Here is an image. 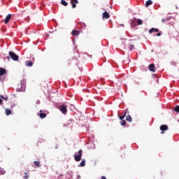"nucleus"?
<instances>
[{
	"label": "nucleus",
	"instance_id": "obj_1",
	"mask_svg": "<svg viewBox=\"0 0 179 179\" xmlns=\"http://www.w3.org/2000/svg\"><path fill=\"white\" fill-rule=\"evenodd\" d=\"M26 90V83L21 81L17 87V92H24Z\"/></svg>",
	"mask_w": 179,
	"mask_h": 179
},
{
	"label": "nucleus",
	"instance_id": "obj_2",
	"mask_svg": "<svg viewBox=\"0 0 179 179\" xmlns=\"http://www.w3.org/2000/svg\"><path fill=\"white\" fill-rule=\"evenodd\" d=\"M82 153H83V150H78V154L74 155V160L76 162H80V160H82Z\"/></svg>",
	"mask_w": 179,
	"mask_h": 179
},
{
	"label": "nucleus",
	"instance_id": "obj_3",
	"mask_svg": "<svg viewBox=\"0 0 179 179\" xmlns=\"http://www.w3.org/2000/svg\"><path fill=\"white\" fill-rule=\"evenodd\" d=\"M8 54L13 61H19V56L15 52L10 51Z\"/></svg>",
	"mask_w": 179,
	"mask_h": 179
},
{
	"label": "nucleus",
	"instance_id": "obj_4",
	"mask_svg": "<svg viewBox=\"0 0 179 179\" xmlns=\"http://www.w3.org/2000/svg\"><path fill=\"white\" fill-rule=\"evenodd\" d=\"M138 19L133 18L131 20V27H136L138 26Z\"/></svg>",
	"mask_w": 179,
	"mask_h": 179
},
{
	"label": "nucleus",
	"instance_id": "obj_5",
	"mask_svg": "<svg viewBox=\"0 0 179 179\" xmlns=\"http://www.w3.org/2000/svg\"><path fill=\"white\" fill-rule=\"evenodd\" d=\"M10 19H12V15L8 14L6 17V19L4 20V23L5 24H8L9 23V20H10Z\"/></svg>",
	"mask_w": 179,
	"mask_h": 179
},
{
	"label": "nucleus",
	"instance_id": "obj_6",
	"mask_svg": "<svg viewBox=\"0 0 179 179\" xmlns=\"http://www.w3.org/2000/svg\"><path fill=\"white\" fill-rule=\"evenodd\" d=\"M71 3L73 9H75L76 8V3H79V1L78 0H71Z\"/></svg>",
	"mask_w": 179,
	"mask_h": 179
},
{
	"label": "nucleus",
	"instance_id": "obj_7",
	"mask_svg": "<svg viewBox=\"0 0 179 179\" xmlns=\"http://www.w3.org/2000/svg\"><path fill=\"white\" fill-rule=\"evenodd\" d=\"M59 109L60 110V111L62 113H66V111H67L66 106H65V105L60 106Z\"/></svg>",
	"mask_w": 179,
	"mask_h": 179
},
{
	"label": "nucleus",
	"instance_id": "obj_8",
	"mask_svg": "<svg viewBox=\"0 0 179 179\" xmlns=\"http://www.w3.org/2000/svg\"><path fill=\"white\" fill-rule=\"evenodd\" d=\"M155 68V64H151L149 65V71H150V72H156V69Z\"/></svg>",
	"mask_w": 179,
	"mask_h": 179
},
{
	"label": "nucleus",
	"instance_id": "obj_9",
	"mask_svg": "<svg viewBox=\"0 0 179 179\" xmlns=\"http://www.w3.org/2000/svg\"><path fill=\"white\" fill-rule=\"evenodd\" d=\"M103 19H110V14L108 12L105 11L103 13Z\"/></svg>",
	"mask_w": 179,
	"mask_h": 179
},
{
	"label": "nucleus",
	"instance_id": "obj_10",
	"mask_svg": "<svg viewBox=\"0 0 179 179\" xmlns=\"http://www.w3.org/2000/svg\"><path fill=\"white\" fill-rule=\"evenodd\" d=\"M77 26L78 27H81V29H86V24L85 22H78Z\"/></svg>",
	"mask_w": 179,
	"mask_h": 179
},
{
	"label": "nucleus",
	"instance_id": "obj_11",
	"mask_svg": "<svg viewBox=\"0 0 179 179\" xmlns=\"http://www.w3.org/2000/svg\"><path fill=\"white\" fill-rule=\"evenodd\" d=\"M71 34H72V36H79V34H80V31H78L76 29H73L71 31Z\"/></svg>",
	"mask_w": 179,
	"mask_h": 179
},
{
	"label": "nucleus",
	"instance_id": "obj_12",
	"mask_svg": "<svg viewBox=\"0 0 179 179\" xmlns=\"http://www.w3.org/2000/svg\"><path fill=\"white\" fill-rule=\"evenodd\" d=\"M159 129L161 131H167V129H169V127L166 124H162L160 126Z\"/></svg>",
	"mask_w": 179,
	"mask_h": 179
},
{
	"label": "nucleus",
	"instance_id": "obj_13",
	"mask_svg": "<svg viewBox=\"0 0 179 179\" xmlns=\"http://www.w3.org/2000/svg\"><path fill=\"white\" fill-rule=\"evenodd\" d=\"M6 73V69L3 68H0V76H3Z\"/></svg>",
	"mask_w": 179,
	"mask_h": 179
},
{
	"label": "nucleus",
	"instance_id": "obj_14",
	"mask_svg": "<svg viewBox=\"0 0 179 179\" xmlns=\"http://www.w3.org/2000/svg\"><path fill=\"white\" fill-rule=\"evenodd\" d=\"M152 3H153V1H152V0L147 1L145 4V8H148V6H150Z\"/></svg>",
	"mask_w": 179,
	"mask_h": 179
},
{
	"label": "nucleus",
	"instance_id": "obj_15",
	"mask_svg": "<svg viewBox=\"0 0 179 179\" xmlns=\"http://www.w3.org/2000/svg\"><path fill=\"white\" fill-rule=\"evenodd\" d=\"M27 66H33V62L29 60L25 62Z\"/></svg>",
	"mask_w": 179,
	"mask_h": 179
},
{
	"label": "nucleus",
	"instance_id": "obj_16",
	"mask_svg": "<svg viewBox=\"0 0 179 179\" xmlns=\"http://www.w3.org/2000/svg\"><path fill=\"white\" fill-rule=\"evenodd\" d=\"M85 163H86V161L85 159H82L81 162L78 165V167H85Z\"/></svg>",
	"mask_w": 179,
	"mask_h": 179
},
{
	"label": "nucleus",
	"instance_id": "obj_17",
	"mask_svg": "<svg viewBox=\"0 0 179 179\" xmlns=\"http://www.w3.org/2000/svg\"><path fill=\"white\" fill-rule=\"evenodd\" d=\"M169 20H171V17H167L165 19H162V23H166V22H169Z\"/></svg>",
	"mask_w": 179,
	"mask_h": 179
},
{
	"label": "nucleus",
	"instance_id": "obj_18",
	"mask_svg": "<svg viewBox=\"0 0 179 179\" xmlns=\"http://www.w3.org/2000/svg\"><path fill=\"white\" fill-rule=\"evenodd\" d=\"M34 164L36 167H41V164H40V161H35L34 162Z\"/></svg>",
	"mask_w": 179,
	"mask_h": 179
},
{
	"label": "nucleus",
	"instance_id": "obj_19",
	"mask_svg": "<svg viewBox=\"0 0 179 179\" xmlns=\"http://www.w3.org/2000/svg\"><path fill=\"white\" fill-rule=\"evenodd\" d=\"M69 108L71 110V111H75L76 108H75V106L72 105V104H70L69 106Z\"/></svg>",
	"mask_w": 179,
	"mask_h": 179
},
{
	"label": "nucleus",
	"instance_id": "obj_20",
	"mask_svg": "<svg viewBox=\"0 0 179 179\" xmlns=\"http://www.w3.org/2000/svg\"><path fill=\"white\" fill-rule=\"evenodd\" d=\"M61 3L63 5V6H68V2H66L65 0H61Z\"/></svg>",
	"mask_w": 179,
	"mask_h": 179
},
{
	"label": "nucleus",
	"instance_id": "obj_21",
	"mask_svg": "<svg viewBox=\"0 0 179 179\" xmlns=\"http://www.w3.org/2000/svg\"><path fill=\"white\" fill-rule=\"evenodd\" d=\"M172 111H175V113H179V106H176L174 108L172 109Z\"/></svg>",
	"mask_w": 179,
	"mask_h": 179
},
{
	"label": "nucleus",
	"instance_id": "obj_22",
	"mask_svg": "<svg viewBox=\"0 0 179 179\" xmlns=\"http://www.w3.org/2000/svg\"><path fill=\"white\" fill-rule=\"evenodd\" d=\"M39 117H40V118H45L47 117V114L41 113L39 114Z\"/></svg>",
	"mask_w": 179,
	"mask_h": 179
},
{
	"label": "nucleus",
	"instance_id": "obj_23",
	"mask_svg": "<svg viewBox=\"0 0 179 179\" xmlns=\"http://www.w3.org/2000/svg\"><path fill=\"white\" fill-rule=\"evenodd\" d=\"M143 23V22L142 21V20L141 19H137V24L138 26H141V24H142Z\"/></svg>",
	"mask_w": 179,
	"mask_h": 179
},
{
	"label": "nucleus",
	"instance_id": "obj_24",
	"mask_svg": "<svg viewBox=\"0 0 179 179\" xmlns=\"http://www.w3.org/2000/svg\"><path fill=\"white\" fill-rule=\"evenodd\" d=\"M127 121H128L129 122H131V121H132V117H131L130 115H127L126 117Z\"/></svg>",
	"mask_w": 179,
	"mask_h": 179
},
{
	"label": "nucleus",
	"instance_id": "obj_25",
	"mask_svg": "<svg viewBox=\"0 0 179 179\" xmlns=\"http://www.w3.org/2000/svg\"><path fill=\"white\" fill-rule=\"evenodd\" d=\"M5 111H6V113H12V111H13V110H12V108H6Z\"/></svg>",
	"mask_w": 179,
	"mask_h": 179
},
{
	"label": "nucleus",
	"instance_id": "obj_26",
	"mask_svg": "<svg viewBox=\"0 0 179 179\" xmlns=\"http://www.w3.org/2000/svg\"><path fill=\"white\" fill-rule=\"evenodd\" d=\"M121 125H122V127L127 125V122H125V120H122L120 122Z\"/></svg>",
	"mask_w": 179,
	"mask_h": 179
},
{
	"label": "nucleus",
	"instance_id": "obj_27",
	"mask_svg": "<svg viewBox=\"0 0 179 179\" xmlns=\"http://www.w3.org/2000/svg\"><path fill=\"white\" fill-rule=\"evenodd\" d=\"M1 99H3V100H5V101H8V96L3 97V95H0Z\"/></svg>",
	"mask_w": 179,
	"mask_h": 179
},
{
	"label": "nucleus",
	"instance_id": "obj_28",
	"mask_svg": "<svg viewBox=\"0 0 179 179\" xmlns=\"http://www.w3.org/2000/svg\"><path fill=\"white\" fill-rule=\"evenodd\" d=\"M155 31V28H151L150 30H149V33L150 34H152V33H153Z\"/></svg>",
	"mask_w": 179,
	"mask_h": 179
},
{
	"label": "nucleus",
	"instance_id": "obj_29",
	"mask_svg": "<svg viewBox=\"0 0 179 179\" xmlns=\"http://www.w3.org/2000/svg\"><path fill=\"white\" fill-rule=\"evenodd\" d=\"M126 114H127V113H124V115L120 116V117H119L120 120H124V118H125Z\"/></svg>",
	"mask_w": 179,
	"mask_h": 179
},
{
	"label": "nucleus",
	"instance_id": "obj_30",
	"mask_svg": "<svg viewBox=\"0 0 179 179\" xmlns=\"http://www.w3.org/2000/svg\"><path fill=\"white\" fill-rule=\"evenodd\" d=\"M24 178L25 179L29 178V175H27V173H24Z\"/></svg>",
	"mask_w": 179,
	"mask_h": 179
},
{
	"label": "nucleus",
	"instance_id": "obj_31",
	"mask_svg": "<svg viewBox=\"0 0 179 179\" xmlns=\"http://www.w3.org/2000/svg\"><path fill=\"white\" fill-rule=\"evenodd\" d=\"M135 48V46L134 45H130V51H132Z\"/></svg>",
	"mask_w": 179,
	"mask_h": 179
},
{
	"label": "nucleus",
	"instance_id": "obj_32",
	"mask_svg": "<svg viewBox=\"0 0 179 179\" xmlns=\"http://www.w3.org/2000/svg\"><path fill=\"white\" fill-rule=\"evenodd\" d=\"M155 31L156 33H159V29L155 28Z\"/></svg>",
	"mask_w": 179,
	"mask_h": 179
},
{
	"label": "nucleus",
	"instance_id": "obj_33",
	"mask_svg": "<svg viewBox=\"0 0 179 179\" xmlns=\"http://www.w3.org/2000/svg\"><path fill=\"white\" fill-rule=\"evenodd\" d=\"M157 36L158 37H160V36H162V34L157 33Z\"/></svg>",
	"mask_w": 179,
	"mask_h": 179
},
{
	"label": "nucleus",
	"instance_id": "obj_34",
	"mask_svg": "<svg viewBox=\"0 0 179 179\" xmlns=\"http://www.w3.org/2000/svg\"><path fill=\"white\" fill-rule=\"evenodd\" d=\"M101 179H107V178H106V176H101Z\"/></svg>",
	"mask_w": 179,
	"mask_h": 179
},
{
	"label": "nucleus",
	"instance_id": "obj_35",
	"mask_svg": "<svg viewBox=\"0 0 179 179\" xmlns=\"http://www.w3.org/2000/svg\"><path fill=\"white\" fill-rule=\"evenodd\" d=\"M10 114H12V113H6V115H10Z\"/></svg>",
	"mask_w": 179,
	"mask_h": 179
},
{
	"label": "nucleus",
	"instance_id": "obj_36",
	"mask_svg": "<svg viewBox=\"0 0 179 179\" xmlns=\"http://www.w3.org/2000/svg\"><path fill=\"white\" fill-rule=\"evenodd\" d=\"M68 62H69V64H71V62H72V60L69 59V60L68 61Z\"/></svg>",
	"mask_w": 179,
	"mask_h": 179
},
{
	"label": "nucleus",
	"instance_id": "obj_37",
	"mask_svg": "<svg viewBox=\"0 0 179 179\" xmlns=\"http://www.w3.org/2000/svg\"><path fill=\"white\" fill-rule=\"evenodd\" d=\"M0 104H2V99H0Z\"/></svg>",
	"mask_w": 179,
	"mask_h": 179
},
{
	"label": "nucleus",
	"instance_id": "obj_38",
	"mask_svg": "<svg viewBox=\"0 0 179 179\" xmlns=\"http://www.w3.org/2000/svg\"><path fill=\"white\" fill-rule=\"evenodd\" d=\"M152 76L155 78L156 76V74H153Z\"/></svg>",
	"mask_w": 179,
	"mask_h": 179
},
{
	"label": "nucleus",
	"instance_id": "obj_39",
	"mask_svg": "<svg viewBox=\"0 0 179 179\" xmlns=\"http://www.w3.org/2000/svg\"><path fill=\"white\" fill-rule=\"evenodd\" d=\"M125 113H128V110H125Z\"/></svg>",
	"mask_w": 179,
	"mask_h": 179
},
{
	"label": "nucleus",
	"instance_id": "obj_40",
	"mask_svg": "<svg viewBox=\"0 0 179 179\" xmlns=\"http://www.w3.org/2000/svg\"><path fill=\"white\" fill-rule=\"evenodd\" d=\"M39 113H43V110H40Z\"/></svg>",
	"mask_w": 179,
	"mask_h": 179
}]
</instances>
